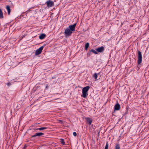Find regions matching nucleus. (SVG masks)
Instances as JSON below:
<instances>
[{
	"instance_id": "obj_1",
	"label": "nucleus",
	"mask_w": 149,
	"mask_h": 149,
	"mask_svg": "<svg viewBox=\"0 0 149 149\" xmlns=\"http://www.w3.org/2000/svg\"><path fill=\"white\" fill-rule=\"evenodd\" d=\"M90 86H86L82 90V96L84 98H86L88 95V91L90 88Z\"/></svg>"
},
{
	"instance_id": "obj_2",
	"label": "nucleus",
	"mask_w": 149,
	"mask_h": 149,
	"mask_svg": "<svg viewBox=\"0 0 149 149\" xmlns=\"http://www.w3.org/2000/svg\"><path fill=\"white\" fill-rule=\"evenodd\" d=\"M142 61V56L141 52L139 51H138V64H141Z\"/></svg>"
},
{
	"instance_id": "obj_3",
	"label": "nucleus",
	"mask_w": 149,
	"mask_h": 149,
	"mask_svg": "<svg viewBox=\"0 0 149 149\" xmlns=\"http://www.w3.org/2000/svg\"><path fill=\"white\" fill-rule=\"evenodd\" d=\"M72 33V31L71 30H70L69 28H66L65 29L64 32V33L65 37L70 36H71Z\"/></svg>"
},
{
	"instance_id": "obj_4",
	"label": "nucleus",
	"mask_w": 149,
	"mask_h": 149,
	"mask_svg": "<svg viewBox=\"0 0 149 149\" xmlns=\"http://www.w3.org/2000/svg\"><path fill=\"white\" fill-rule=\"evenodd\" d=\"M47 4V7L48 8H50L54 6V3L53 1L49 0L47 1L45 3Z\"/></svg>"
},
{
	"instance_id": "obj_5",
	"label": "nucleus",
	"mask_w": 149,
	"mask_h": 149,
	"mask_svg": "<svg viewBox=\"0 0 149 149\" xmlns=\"http://www.w3.org/2000/svg\"><path fill=\"white\" fill-rule=\"evenodd\" d=\"M44 47V45L41 47L36 50L35 55H38L40 54Z\"/></svg>"
},
{
	"instance_id": "obj_6",
	"label": "nucleus",
	"mask_w": 149,
	"mask_h": 149,
	"mask_svg": "<svg viewBox=\"0 0 149 149\" xmlns=\"http://www.w3.org/2000/svg\"><path fill=\"white\" fill-rule=\"evenodd\" d=\"M77 24V23H75L72 25H70L69 26V29L71 30L72 31H74L75 30V27Z\"/></svg>"
},
{
	"instance_id": "obj_7",
	"label": "nucleus",
	"mask_w": 149,
	"mask_h": 149,
	"mask_svg": "<svg viewBox=\"0 0 149 149\" xmlns=\"http://www.w3.org/2000/svg\"><path fill=\"white\" fill-rule=\"evenodd\" d=\"M85 119L87 123L89 125H91L93 121V120L91 118L89 117L86 118Z\"/></svg>"
},
{
	"instance_id": "obj_8",
	"label": "nucleus",
	"mask_w": 149,
	"mask_h": 149,
	"mask_svg": "<svg viewBox=\"0 0 149 149\" xmlns=\"http://www.w3.org/2000/svg\"><path fill=\"white\" fill-rule=\"evenodd\" d=\"M44 133L42 132H38L35 134L34 135L31 136V138L34 137L36 136H40L42 135H44Z\"/></svg>"
},
{
	"instance_id": "obj_9",
	"label": "nucleus",
	"mask_w": 149,
	"mask_h": 149,
	"mask_svg": "<svg viewBox=\"0 0 149 149\" xmlns=\"http://www.w3.org/2000/svg\"><path fill=\"white\" fill-rule=\"evenodd\" d=\"M96 50L99 52H102L104 51V47L103 46H101L96 49Z\"/></svg>"
},
{
	"instance_id": "obj_10",
	"label": "nucleus",
	"mask_w": 149,
	"mask_h": 149,
	"mask_svg": "<svg viewBox=\"0 0 149 149\" xmlns=\"http://www.w3.org/2000/svg\"><path fill=\"white\" fill-rule=\"evenodd\" d=\"M120 108V105L118 103L114 106V110H119Z\"/></svg>"
},
{
	"instance_id": "obj_11",
	"label": "nucleus",
	"mask_w": 149,
	"mask_h": 149,
	"mask_svg": "<svg viewBox=\"0 0 149 149\" xmlns=\"http://www.w3.org/2000/svg\"><path fill=\"white\" fill-rule=\"evenodd\" d=\"M92 52L94 54H98V53L95 50L93 49H91L90 51V53H88L87 54V56H90V53L91 52Z\"/></svg>"
},
{
	"instance_id": "obj_12",
	"label": "nucleus",
	"mask_w": 149,
	"mask_h": 149,
	"mask_svg": "<svg viewBox=\"0 0 149 149\" xmlns=\"http://www.w3.org/2000/svg\"><path fill=\"white\" fill-rule=\"evenodd\" d=\"M47 127H40L38 128H35L34 129L35 130H40V131H42L43 130H45L47 129Z\"/></svg>"
},
{
	"instance_id": "obj_13",
	"label": "nucleus",
	"mask_w": 149,
	"mask_h": 149,
	"mask_svg": "<svg viewBox=\"0 0 149 149\" xmlns=\"http://www.w3.org/2000/svg\"><path fill=\"white\" fill-rule=\"evenodd\" d=\"M46 36V35L44 33L41 34L39 36V38L41 40L43 39Z\"/></svg>"
},
{
	"instance_id": "obj_14",
	"label": "nucleus",
	"mask_w": 149,
	"mask_h": 149,
	"mask_svg": "<svg viewBox=\"0 0 149 149\" xmlns=\"http://www.w3.org/2000/svg\"><path fill=\"white\" fill-rule=\"evenodd\" d=\"M6 8L8 11V15H9L10 14V6L9 5L7 6L6 7Z\"/></svg>"
},
{
	"instance_id": "obj_15",
	"label": "nucleus",
	"mask_w": 149,
	"mask_h": 149,
	"mask_svg": "<svg viewBox=\"0 0 149 149\" xmlns=\"http://www.w3.org/2000/svg\"><path fill=\"white\" fill-rule=\"evenodd\" d=\"M3 12L1 9H0V19H3Z\"/></svg>"
},
{
	"instance_id": "obj_16",
	"label": "nucleus",
	"mask_w": 149,
	"mask_h": 149,
	"mask_svg": "<svg viewBox=\"0 0 149 149\" xmlns=\"http://www.w3.org/2000/svg\"><path fill=\"white\" fill-rule=\"evenodd\" d=\"M89 44L88 42H87L85 46V50H87L89 46Z\"/></svg>"
},
{
	"instance_id": "obj_17",
	"label": "nucleus",
	"mask_w": 149,
	"mask_h": 149,
	"mask_svg": "<svg viewBox=\"0 0 149 149\" xmlns=\"http://www.w3.org/2000/svg\"><path fill=\"white\" fill-rule=\"evenodd\" d=\"M120 148L119 144L117 143L115 146V149H120Z\"/></svg>"
},
{
	"instance_id": "obj_18",
	"label": "nucleus",
	"mask_w": 149,
	"mask_h": 149,
	"mask_svg": "<svg viewBox=\"0 0 149 149\" xmlns=\"http://www.w3.org/2000/svg\"><path fill=\"white\" fill-rule=\"evenodd\" d=\"M60 140H61L60 142H61V143L63 145H65V142H64V139H60Z\"/></svg>"
},
{
	"instance_id": "obj_19",
	"label": "nucleus",
	"mask_w": 149,
	"mask_h": 149,
	"mask_svg": "<svg viewBox=\"0 0 149 149\" xmlns=\"http://www.w3.org/2000/svg\"><path fill=\"white\" fill-rule=\"evenodd\" d=\"M93 77L95 79H96L97 77V74L96 73H95L93 75Z\"/></svg>"
},
{
	"instance_id": "obj_20",
	"label": "nucleus",
	"mask_w": 149,
	"mask_h": 149,
	"mask_svg": "<svg viewBox=\"0 0 149 149\" xmlns=\"http://www.w3.org/2000/svg\"><path fill=\"white\" fill-rule=\"evenodd\" d=\"M108 142H107L106 143L104 149H108Z\"/></svg>"
},
{
	"instance_id": "obj_21",
	"label": "nucleus",
	"mask_w": 149,
	"mask_h": 149,
	"mask_svg": "<svg viewBox=\"0 0 149 149\" xmlns=\"http://www.w3.org/2000/svg\"><path fill=\"white\" fill-rule=\"evenodd\" d=\"M73 135L74 136H77L76 133L75 132H73Z\"/></svg>"
},
{
	"instance_id": "obj_22",
	"label": "nucleus",
	"mask_w": 149,
	"mask_h": 149,
	"mask_svg": "<svg viewBox=\"0 0 149 149\" xmlns=\"http://www.w3.org/2000/svg\"><path fill=\"white\" fill-rule=\"evenodd\" d=\"M7 86H9L10 85H11V84L10 83V82H8L7 83Z\"/></svg>"
},
{
	"instance_id": "obj_23",
	"label": "nucleus",
	"mask_w": 149,
	"mask_h": 149,
	"mask_svg": "<svg viewBox=\"0 0 149 149\" xmlns=\"http://www.w3.org/2000/svg\"><path fill=\"white\" fill-rule=\"evenodd\" d=\"M59 121L61 123H63V121L62 120H59Z\"/></svg>"
}]
</instances>
